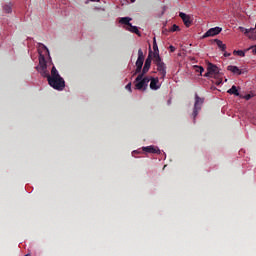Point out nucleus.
<instances>
[{
	"label": "nucleus",
	"instance_id": "obj_1",
	"mask_svg": "<svg viewBox=\"0 0 256 256\" xmlns=\"http://www.w3.org/2000/svg\"><path fill=\"white\" fill-rule=\"evenodd\" d=\"M48 84L53 89H56V91H63L65 89V80L61 77L55 66L51 69V77H49Z\"/></svg>",
	"mask_w": 256,
	"mask_h": 256
},
{
	"label": "nucleus",
	"instance_id": "obj_2",
	"mask_svg": "<svg viewBox=\"0 0 256 256\" xmlns=\"http://www.w3.org/2000/svg\"><path fill=\"white\" fill-rule=\"evenodd\" d=\"M153 62L157 67L159 75H161V79H165V77L167 76V65L164 64L163 60L161 59V56L155 54Z\"/></svg>",
	"mask_w": 256,
	"mask_h": 256
},
{
	"label": "nucleus",
	"instance_id": "obj_3",
	"mask_svg": "<svg viewBox=\"0 0 256 256\" xmlns=\"http://www.w3.org/2000/svg\"><path fill=\"white\" fill-rule=\"evenodd\" d=\"M153 55V52L150 50L148 57L145 60V64L144 67L142 69V73H140L137 76V81H141L143 79V77H145L146 73H149V69H151V61H153V58H151Z\"/></svg>",
	"mask_w": 256,
	"mask_h": 256
},
{
	"label": "nucleus",
	"instance_id": "obj_4",
	"mask_svg": "<svg viewBox=\"0 0 256 256\" xmlns=\"http://www.w3.org/2000/svg\"><path fill=\"white\" fill-rule=\"evenodd\" d=\"M205 102V99L199 97V95L195 94V104H194V109H193V118L195 119L197 115H199V111Z\"/></svg>",
	"mask_w": 256,
	"mask_h": 256
},
{
	"label": "nucleus",
	"instance_id": "obj_5",
	"mask_svg": "<svg viewBox=\"0 0 256 256\" xmlns=\"http://www.w3.org/2000/svg\"><path fill=\"white\" fill-rule=\"evenodd\" d=\"M144 61H145V56L143 55V50L139 49L138 50V58L136 61L135 75H137V73H141V69H143Z\"/></svg>",
	"mask_w": 256,
	"mask_h": 256
},
{
	"label": "nucleus",
	"instance_id": "obj_6",
	"mask_svg": "<svg viewBox=\"0 0 256 256\" xmlns=\"http://www.w3.org/2000/svg\"><path fill=\"white\" fill-rule=\"evenodd\" d=\"M207 71L208 72L205 74V77H215L216 75H219V67L215 64L209 63Z\"/></svg>",
	"mask_w": 256,
	"mask_h": 256
},
{
	"label": "nucleus",
	"instance_id": "obj_7",
	"mask_svg": "<svg viewBox=\"0 0 256 256\" xmlns=\"http://www.w3.org/2000/svg\"><path fill=\"white\" fill-rule=\"evenodd\" d=\"M223 31V28L221 27H214L210 28L204 35L203 38L206 39V37H215V35H219Z\"/></svg>",
	"mask_w": 256,
	"mask_h": 256
},
{
	"label": "nucleus",
	"instance_id": "obj_8",
	"mask_svg": "<svg viewBox=\"0 0 256 256\" xmlns=\"http://www.w3.org/2000/svg\"><path fill=\"white\" fill-rule=\"evenodd\" d=\"M179 17L182 19L184 25L186 27H191V24L193 23L191 21V17L183 12H180Z\"/></svg>",
	"mask_w": 256,
	"mask_h": 256
},
{
	"label": "nucleus",
	"instance_id": "obj_9",
	"mask_svg": "<svg viewBox=\"0 0 256 256\" xmlns=\"http://www.w3.org/2000/svg\"><path fill=\"white\" fill-rule=\"evenodd\" d=\"M159 78H150V89L157 91L159 89Z\"/></svg>",
	"mask_w": 256,
	"mask_h": 256
},
{
	"label": "nucleus",
	"instance_id": "obj_10",
	"mask_svg": "<svg viewBox=\"0 0 256 256\" xmlns=\"http://www.w3.org/2000/svg\"><path fill=\"white\" fill-rule=\"evenodd\" d=\"M142 150L145 153H161V151L155 146H146V147H143Z\"/></svg>",
	"mask_w": 256,
	"mask_h": 256
},
{
	"label": "nucleus",
	"instance_id": "obj_11",
	"mask_svg": "<svg viewBox=\"0 0 256 256\" xmlns=\"http://www.w3.org/2000/svg\"><path fill=\"white\" fill-rule=\"evenodd\" d=\"M143 79V78H142ZM141 80H137V77L135 79V88L138 89V91H145V89H147V86L143 83V81Z\"/></svg>",
	"mask_w": 256,
	"mask_h": 256
},
{
	"label": "nucleus",
	"instance_id": "obj_12",
	"mask_svg": "<svg viewBox=\"0 0 256 256\" xmlns=\"http://www.w3.org/2000/svg\"><path fill=\"white\" fill-rule=\"evenodd\" d=\"M227 70L231 71V73H233L234 75H241L243 73L241 69H239V67L233 65H229L227 67Z\"/></svg>",
	"mask_w": 256,
	"mask_h": 256
},
{
	"label": "nucleus",
	"instance_id": "obj_13",
	"mask_svg": "<svg viewBox=\"0 0 256 256\" xmlns=\"http://www.w3.org/2000/svg\"><path fill=\"white\" fill-rule=\"evenodd\" d=\"M127 31H130L131 33H135L138 35V37H141V32H139V29L137 26H133V24H129L128 27H126Z\"/></svg>",
	"mask_w": 256,
	"mask_h": 256
},
{
	"label": "nucleus",
	"instance_id": "obj_14",
	"mask_svg": "<svg viewBox=\"0 0 256 256\" xmlns=\"http://www.w3.org/2000/svg\"><path fill=\"white\" fill-rule=\"evenodd\" d=\"M39 66L40 69H47V61L45 60V56L40 54L39 56Z\"/></svg>",
	"mask_w": 256,
	"mask_h": 256
},
{
	"label": "nucleus",
	"instance_id": "obj_15",
	"mask_svg": "<svg viewBox=\"0 0 256 256\" xmlns=\"http://www.w3.org/2000/svg\"><path fill=\"white\" fill-rule=\"evenodd\" d=\"M131 21H132V18L122 17L120 18L119 23H121L122 25H126V27H129V25H131Z\"/></svg>",
	"mask_w": 256,
	"mask_h": 256
},
{
	"label": "nucleus",
	"instance_id": "obj_16",
	"mask_svg": "<svg viewBox=\"0 0 256 256\" xmlns=\"http://www.w3.org/2000/svg\"><path fill=\"white\" fill-rule=\"evenodd\" d=\"M214 41L217 44V46L219 47V49L221 51L225 52V50L227 49V45L223 44V41H221L219 39H215Z\"/></svg>",
	"mask_w": 256,
	"mask_h": 256
},
{
	"label": "nucleus",
	"instance_id": "obj_17",
	"mask_svg": "<svg viewBox=\"0 0 256 256\" xmlns=\"http://www.w3.org/2000/svg\"><path fill=\"white\" fill-rule=\"evenodd\" d=\"M153 59H155V55H159V46H157V40L154 38L153 39Z\"/></svg>",
	"mask_w": 256,
	"mask_h": 256
},
{
	"label": "nucleus",
	"instance_id": "obj_18",
	"mask_svg": "<svg viewBox=\"0 0 256 256\" xmlns=\"http://www.w3.org/2000/svg\"><path fill=\"white\" fill-rule=\"evenodd\" d=\"M228 93L230 95H235L236 97H239V90H237V86L233 85L231 89L228 90Z\"/></svg>",
	"mask_w": 256,
	"mask_h": 256
},
{
	"label": "nucleus",
	"instance_id": "obj_19",
	"mask_svg": "<svg viewBox=\"0 0 256 256\" xmlns=\"http://www.w3.org/2000/svg\"><path fill=\"white\" fill-rule=\"evenodd\" d=\"M40 73L42 77H46L47 81H49V77H51V74H49V71H47V68H40Z\"/></svg>",
	"mask_w": 256,
	"mask_h": 256
},
{
	"label": "nucleus",
	"instance_id": "obj_20",
	"mask_svg": "<svg viewBox=\"0 0 256 256\" xmlns=\"http://www.w3.org/2000/svg\"><path fill=\"white\" fill-rule=\"evenodd\" d=\"M234 55H238V57H245V51L243 50H234Z\"/></svg>",
	"mask_w": 256,
	"mask_h": 256
},
{
	"label": "nucleus",
	"instance_id": "obj_21",
	"mask_svg": "<svg viewBox=\"0 0 256 256\" xmlns=\"http://www.w3.org/2000/svg\"><path fill=\"white\" fill-rule=\"evenodd\" d=\"M151 79L149 77H142V83L147 87Z\"/></svg>",
	"mask_w": 256,
	"mask_h": 256
},
{
	"label": "nucleus",
	"instance_id": "obj_22",
	"mask_svg": "<svg viewBox=\"0 0 256 256\" xmlns=\"http://www.w3.org/2000/svg\"><path fill=\"white\" fill-rule=\"evenodd\" d=\"M4 11H5V13H11V11H12L11 4H6L4 6Z\"/></svg>",
	"mask_w": 256,
	"mask_h": 256
},
{
	"label": "nucleus",
	"instance_id": "obj_23",
	"mask_svg": "<svg viewBox=\"0 0 256 256\" xmlns=\"http://www.w3.org/2000/svg\"><path fill=\"white\" fill-rule=\"evenodd\" d=\"M171 33H175V31H179V26L176 24H173L170 28Z\"/></svg>",
	"mask_w": 256,
	"mask_h": 256
},
{
	"label": "nucleus",
	"instance_id": "obj_24",
	"mask_svg": "<svg viewBox=\"0 0 256 256\" xmlns=\"http://www.w3.org/2000/svg\"><path fill=\"white\" fill-rule=\"evenodd\" d=\"M196 71L200 73V75H203V71H205V68H203L202 66H196Z\"/></svg>",
	"mask_w": 256,
	"mask_h": 256
},
{
	"label": "nucleus",
	"instance_id": "obj_25",
	"mask_svg": "<svg viewBox=\"0 0 256 256\" xmlns=\"http://www.w3.org/2000/svg\"><path fill=\"white\" fill-rule=\"evenodd\" d=\"M251 50H252L253 55H256V45L251 46L250 48L246 49L245 51H251Z\"/></svg>",
	"mask_w": 256,
	"mask_h": 256
},
{
	"label": "nucleus",
	"instance_id": "obj_26",
	"mask_svg": "<svg viewBox=\"0 0 256 256\" xmlns=\"http://www.w3.org/2000/svg\"><path fill=\"white\" fill-rule=\"evenodd\" d=\"M253 31H255V28H251V29H246L244 30L245 35L249 34V33H253Z\"/></svg>",
	"mask_w": 256,
	"mask_h": 256
},
{
	"label": "nucleus",
	"instance_id": "obj_27",
	"mask_svg": "<svg viewBox=\"0 0 256 256\" xmlns=\"http://www.w3.org/2000/svg\"><path fill=\"white\" fill-rule=\"evenodd\" d=\"M39 46L42 47V49H45L49 53V49L47 48V46H45L44 44H39Z\"/></svg>",
	"mask_w": 256,
	"mask_h": 256
},
{
	"label": "nucleus",
	"instance_id": "obj_28",
	"mask_svg": "<svg viewBox=\"0 0 256 256\" xmlns=\"http://www.w3.org/2000/svg\"><path fill=\"white\" fill-rule=\"evenodd\" d=\"M169 49H170L171 53H175V47L173 45H170Z\"/></svg>",
	"mask_w": 256,
	"mask_h": 256
},
{
	"label": "nucleus",
	"instance_id": "obj_29",
	"mask_svg": "<svg viewBox=\"0 0 256 256\" xmlns=\"http://www.w3.org/2000/svg\"><path fill=\"white\" fill-rule=\"evenodd\" d=\"M126 89H127V91H130V92H131V83H128V84L126 85Z\"/></svg>",
	"mask_w": 256,
	"mask_h": 256
},
{
	"label": "nucleus",
	"instance_id": "obj_30",
	"mask_svg": "<svg viewBox=\"0 0 256 256\" xmlns=\"http://www.w3.org/2000/svg\"><path fill=\"white\" fill-rule=\"evenodd\" d=\"M251 94H247L244 98L246 99V101H249V99H251Z\"/></svg>",
	"mask_w": 256,
	"mask_h": 256
},
{
	"label": "nucleus",
	"instance_id": "obj_31",
	"mask_svg": "<svg viewBox=\"0 0 256 256\" xmlns=\"http://www.w3.org/2000/svg\"><path fill=\"white\" fill-rule=\"evenodd\" d=\"M224 57H231V53L225 52V53H224Z\"/></svg>",
	"mask_w": 256,
	"mask_h": 256
},
{
	"label": "nucleus",
	"instance_id": "obj_32",
	"mask_svg": "<svg viewBox=\"0 0 256 256\" xmlns=\"http://www.w3.org/2000/svg\"><path fill=\"white\" fill-rule=\"evenodd\" d=\"M239 29H240V31H241L242 33H245V28L239 27Z\"/></svg>",
	"mask_w": 256,
	"mask_h": 256
},
{
	"label": "nucleus",
	"instance_id": "obj_33",
	"mask_svg": "<svg viewBox=\"0 0 256 256\" xmlns=\"http://www.w3.org/2000/svg\"><path fill=\"white\" fill-rule=\"evenodd\" d=\"M221 83H222V81H221V80H218V81L216 82V85H221Z\"/></svg>",
	"mask_w": 256,
	"mask_h": 256
},
{
	"label": "nucleus",
	"instance_id": "obj_34",
	"mask_svg": "<svg viewBox=\"0 0 256 256\" xmlns=\"http://www.w3.org/2000/svg\"><path fill=\"white\" fill-rule=\"evenodd\" d=\"M131 1V3H135V0H130Z\"/></svg>",
	"mask_w": 256,
	"mask_h": 256
},
{
	"label": "nucleus",
	"instance_id": "obj_35",
	"mask_svg": "<svg viewBox=\"0 0 256 256\" xmlns=\"http://www.w3.org/2000/svg\"><path fill=\"white\" fill-rule=\"evenodd\" d=\"M90 1H95V0H90Z\"/></svg>",
	"mask_w": 256,
	"mask_h": 256
}]
</instances>
